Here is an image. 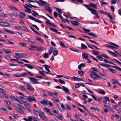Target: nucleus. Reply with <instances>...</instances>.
<instances>
[{"instance_id":"nucleus-1","label":"nucleus","mask_w":121,"mask_h":121,"mask_svg":"<svg viewBox=\"0 0 121 121\" xmlns=\"http://www.w3.org/2000/svg\"><path fill=\"white\" fill-rule=\"evenodd\" d=\"M87 9L88 10L90 11L92 14L95 15L98 18H99V16L98 15V14L95 10L90 8H87Z\"/></svg>"},{"instance_id":"nucleus-2","label":"nucleus","mask_w":121,"mask_h":121,"mask_svg":"<svg viewBox=\"0 0 121 121\" xmlns=\"http://www.w3.org/2000/svg\"><path fill=\"white\" fill-rule=\"evenodd\" d=\"M28 17L29 19L34 21L36 22H37L40 23H42V21L38 19H36L32 16H28Z\"/></svg>"},{"instance_id":"nucleus-3","label":"nucleus","mask_w":121,"mask_h":121,"mask_svg":"<svg viewBox=\"0 0 121 121\" xmlns=\"http://www.w3.org/2000/svg\"><path fill=\"white\" fill-rule=\"evenodd\" d=\"M34 2H33L35 3L36 2L40 6H42L43 5L46 4V2L43 1L42 0H40L39 2H38V1L35 0L33 1Z\"/></svg>"},{"instance_id":"nucleus-4","label":"nucleus","mask_w":121,"mask_h":121,"mask_svg":"<svg viewBox=\"0 0 121 121\" xmlns=\"http://www.w3.org/2000/svg\"><path fill=\"white\" fill-rule=\"evenodd\" d=\"M29 79L30 80L31 82H32L34 84H38L39 83L38 82V81L37 79L33 77H31L29 78Z\"/></svg>"},{"instance_id":"nucleus-5","label":"nucleus","mask_w":121,"mask_h":121,"mask_svg":"<svg viewBox=\"0 0 121 121\" xmlns=\"http://www.w3.org/2000/svg\"><path fill=\"white\" fill-rule=\"evenodd\" d=\"M25 83L27 85V89L30 91H33L34 89L31 86L30 84L29 83L25 82Z\"/></svg>"},{"instance_id":"nucleus-6","label":"nucleus","mask_w":121,"mask_h":121,"mask_svg":"<svg viewBox=\"0 0 121 121\" xmlns=\"http://www.w3.org/2000/svg\"><path fill=\"white\" fill-rule=\"evenodd\" d=\"M28 101L31 102L32 101H37L35 98L33 96H29L28 98Z\"/></svg>"},{"instance_id":"nucleus-7","label":"nucleus","mask_w":121,"mask_h":121,"mask_svg":"<svg viewBox=\"0 0 121 121\" xmlns=\"http://www.w3.org/2000/svg\"><path fill=\"white\" fill-rule=\"evenodd\" d=\"M109 102L110 101L109 98L107 96L104 97L103 100V103L104 104H107V101Z\"/></svg>"},{"instance_id":"nucleus-8","label":"nucleus","mask_w":121,"mask_h":121,"mask_svg":"<svg viewBox=\"0 0 121 121\" xmlns=\"http://www.w3.org/2000/svg\"><path fill=\"white\" fill-rule=\"evenodd\" d=\"M82 56L83 58L84 59L86 60L88 58V54L85 52L82 53Z\"/></svg>"},{"instance_id":"nucleus-9","label":"nucleus","mask_w":121,"mask_h":121,"mask_svg":"<svg viewBox=\"0 0 121 121\" xmlns=\"http://www.w3.org/2000/svg\"><path fill=\"white\" fill-rule=\"evenodd\" d=\"M15 54L19 57H24L26 56L25 53H15Z\"/></svg>"},{"instance_id":"nucleus-10","label":"nucleus","mask_w":121,"mask_h":121,"mask_svg":"<svg viewBox=\"0 0 121 121\" xmlns=\"http://www.w3.org/2000/svg\"><path fill=\"white\" fill-rule=\"evenodd\" d=\"M89 5L91 7H93L97 9V3H96L95 4H94L93 3H91L89 4Z\"/></svg>"},{"instance_id":"nucleus-11","label":"nucleus","mask_w":121,"mask_h":121,"mask_svg":"<svg viewBox=\"0 0 121 121\" xmlns=\"http://www.w3.org/2000/svg\"><path fill=\"white\" fill-rule=\"evenodd\" d=\"M0 25L4 26H8L10 25L7 22H4V21L3 24H0Z\"/></svg>"},{"instance_id":"nucleus-12","label":"nucleus","mask_w":121,"mask_h":121,"mask_svg":"<svg viewBox=\"0 0 121 121\" xmlns=\"http://www.w3.org/2000/svg\"><path fill=\"white\" fill-rule=\"evenodd\" d=\"M15 109L19 113L23 114H24V111H22V110L18 108H16Z\"/></svg>"},{"instance_id":"nucleus-13","label":"nucleus","mask_w":121,"mask_h":121,"mask_svg":"<svg viewBox=\"0 0 121 121\" xmlns=\"http://www.w3.org/2000/svg\"><path fill=\"white\" fill-rule=\"evenodd\" d=\"M40 103L45 106H47L48 105L47 102L44 100H43L41 101H40Z\"/></svg>"},{"instance_id":"nucleus-14","label":"nucleus","mask_w":121,"mask_h":121,"mask_svg":"<svg viewBox=\"0 0 121 121\" xmlns=\"http://www.w3.org/2000/svg\"><path fill=\"white\" fill-rule=\"evenodd\" d=\"M24 65L26 66L28 68L31 69H33L34 67V66L30 64H25Z\"/></svg>"},{"instance_id":"nucleus-15","label":"nucleus","mask_w":121,"mask_h":121,"mask_svg":"<svg viewBox=\"0 0 121 121\" xmlns=\"http://www.w3.org/2000/svg\"><path fill=\"white\" fill-rule=\"evenodd\" d=\"M10 15L12 17H13L14 16L15 17H18V15L16 13H12L10 14Z\"/></svg>"},{"instance_id":"nucleus-16","label":"nucleus","mask_w":121,"mask_h":121,"mask_svg":"<svg viewBox=\"0 0 121 121\" xmlns=\"http://www.w3.org/2000/svg\"><path fill=\"white\" fill-rule=\"evenodd\" d=\"M24 104L25 106L27 107H30V106L29 104L26 101H24Z\"/></svg>"},{"instance_id":"nucleus-17","label":"nucleus","mask_w":121,"mask_h":121,"mask_svg":"<svg viewBox=\"0 0 121 121\" xmlns=\"http://www.w3.org/2000/svg\"><path fill=\"white\" fill-rule=\"evenodd\" d=\"M71 23L73 25L77 26L78 25V22L77 21H71Z\"/></svg>"},{"instance_id":"nucleus-18","label":"nucleus","mask_w":121,"mask_h":121,"mask_svg":"<svg viewBox=\"0 0 121 121\" xmlns=\"http://www.w3.org/2000/svg\"><path fill=\"white\" fill-rule=\"evenodd\" d=\"M45 9L49 12L50 13H52V10L49 7L45 6Z\"/></svg>"},{"instance_id":"nucleus-19","label":"nucleus","mask_w":121,"mask_h":121,"mask_svg":"<svg viewBox=\"0 0 121 121\" xmlns=\"http://www.w3.org/2000/svg\"><path fill=\"white\" fill-rule=\"evenodd\" d=\"M85 65L83 63H82L79 65L78 66V68L79 69H80L81 67H83L85 66Z\"/></svg>"},{"instance_id":"nucleus-20","label":"nucleus","mask_w":121,"mask_h":121,"mask_svg":"<svg viewBox=\"0 0 121 121\" xmlns=\"http://www.w3.org/2000/svg\"><path fill=\"white\" fill-rule=\"evenodd\" d=\"M108 70L110 71L112 73H116V71L114 69H112L110 68H108Z\"/></svg>"},{"instance_id":"nucleus-21","label":"nucleus","mask_w":121,"mask_h":121,"mask_svg":"<svg viewBox=\"0 0 121 121\" xmlns=\"http://www.w3.org/2000/svg\"><path fill=\"white\" fill-rule=\"evenodd\" d=\"M10 97L11 99L12 100H15L17 101V100H18L17 97L16 96L11 95L10 96Z\"/></svg>"},{"instance_id":"nucleus-22","label":"nucleus","mask_w":121,"mask_h":121,"mask_svg":"<svg viewBox=\"0 0 121 121\" xmlns=\"http://www.w3.org/2000/svg\"><path fill=\"white\" fill-rule=\"evenodd\" d=\"M19 87L20 88L21 90L23 91H25L26 90V89L22 85H20L19 86Z\"/></svg>"},{"instance_id":"nucleus-23","label":"nucleus","mask_w":121,"mask_h":121,"mask_svg":"<svg viewBox=\"0 0 121 121\" xmlns=\"http://www.w3.org/2000/svg\"><path fill=\"white\" fill-rule=\"evenodd\" d=\"M62 87L63 88L62 89L63 90L67 93H69V90L68 88L64 86H62Z\"/></svg>"},{"instance_id":"nucleus-24","label":"nucleus","mask_w":121,"mask_h":121,"mask_svg":"<svg viewBox=\"0 0 121 121\" xmlns=\"http://www.w3.org/2000/svg\"><path fill=\"white\" fill-rule=\"evenodd\" d=\"M81 48L82 49H86L87 48V46L86 45L83 43L81 44Z\"/></svg>"},{"instance_id":"nucleus-25","label":"nucleus","mask_w":121,"mask_h":121,"mask_svg":"<svg viewBox=\"0 0 121 121\" xmlns=\"http://www.w3.org/2000/svg\"><path fill=\"white\" fill-rule=\"evenodd\" d=\"M56 116L57 118L60 120H62V117L59 113H58V114L56 115Z\"/></svg>"},{"instance_id":"nucleus-26","label":"nucleus","mask_w":121,"mask_h":121,"mask_svg":"<svg viewBox=\"0 0 121 121\" xmlns=\"http://www.w3.org/2000/svg\"><path fill=\"white\" fill-rule=\"evenodd\" d=\"M33 112L35 114V115L36 116L38 115L40 112L38 111L35 109H33Z\"/></svg>"},{"instance_id":"nucleus-27","label":"nucleus","mask_w":121,"mask_h":121,"mask_svg":"<svg viewBox=\"0 0 121 121\" xmlns=\"http://www.w3.org/2000/svg\"><path fill=\"white\" fill-rule=\"evenodd\" d=\"M50 49L49 50L48 52L49 55H50L53 52V48L52 47H50Z\"/></svg>"},{"instance_id":"nucleus-28","label":"nucleus","mask_w":121,"mask_h":121,"mask_svg":"<svg viewBox=\"0 0 121 121\" xmlns=\"http://www.w3.org/2000/svg\"><path fill=\"white\" fill-rule=\"evenodd\" d=\"M88 35L91 36H92L95 37H97V36L95 33H88Z\"/></svg>"},{"instance_id":"nucleus-29","label":"nucleus","mask_w":121,"mask_h":121,"mask_svg":"<svg viewBox=\"0 0 121 121\" xmlns=\"http://www.w3.org/2000/svg\"><path fill=\"white\" fill-rule=\"evenodd\" d=\"M29 4L30 5H30H28L27 4H25V5H26L27 7H29L30 8H31V7H34V8H38V7L37 6L32 5L30 4Z\"/></svg>"},{"instance_id":"nucleus-30","label":"nucleus","mask_w":121,"mask_h":121,"mask_svg":"<svg viewBox=\"0 0 121 121\" xmlns=\"http://www.w3.org/2000/svg\"><path fill=\"white\" fill-rule=\"evenodd\" d=\"M90 109L91 110L94 109V110H96L98 111L99 109V108H98L97 107H90Z\"/></svg>"},{"instance_id":"nucleus-31","label":"nucleus","mask_w":121,"mask_h":121,"mask_svg":"<svg viewBox=\"0 0 121 121\" xmlns=\"http://www.w3.org/2000/svg\"><path fill=\"white\" fill-rule=\"evenodd\" d=\"M78 74L80 76H82L84 74V72L82 70H79L78 71Z\"/></svg>"},{"instance_id":"nucleus-32","label":"nucleus","mask_w":121,"mask_h":121,"mask_svg":"<svg viewBox=\"0 0 121 121\" xmlns=\"http://www.w3.org/2000/svg\"><path fill=\"white\" fill-rule=\"evenodd\" d=\"M59 52L58 50H55L53 51V56H55L57 55L58 53Z\"/></svg>"},{"instance_id":"nucleus-33","label":"nucleus","mask_w":121,"mask_h":121,"mask_svg":"<svg viewBox=\"0 0 121 121\" xmlns=\"http://www.w3.org/2000/svg\"><path fill=\"white\" fill-rule=\"evenodd\" d=\"M19 44L20 45L23 47H26L27 45V44L26 43L24 42L19 43Z\"/></svg>"},{"instance_id":"nucleus-34","label":"nucleus","mask_w":121,"mask_h":121,"mask_svg":"<svg viewBox=\"0 0 121 121\" xmlns=\"http://www.w3.org/2000/svg\"><path fill=\"white\" fill-rule=\"evenodd\" d=\"M4 31H5L6 32H8V33H11L12 34H14V32H13L12 31H10L8 29H4Z\"/></svg>"},{"instance_id":"nucleus-35","label":"nucleus","mask_w":121,"mask_h":121,"mask_svg":"<svg viewBox=\"0 0 121 121\" xmlns=\"http://www.w3.org/2000/svg\"><path fill=\"white\" fill-rule=\"evenodd\" d=\"M92 53L93 54L95 55H97L99 54V52L93 50L92 51Z\"/></svg>"},{"instance_id":"nucleus-36","label":"nucleus","mask_w":121,"mask_h":121,"mask_svg":"<svg viewBox=\"0 0 121 121\" xmlns=\"http://www.w3.org/2000/svg\"><path fill=\"white\" fill-rule=\"evenodd\" d=\"M3 51H4V52L7 53L8 54L9 53H11V51L10 50L8 49H7L6 50H4Z\"/></svg>"},{"instance_id":"nucleus-37","label":"nucleus","mask_w":121,"mask_h":121,"mask_svg":"<svg viewBox=\"0 0 121 121\" xmlns=\"http://www.w3.org/2000/svg\"><path fill=\"white\" fill-rule=\"evenodd\" d=\"M59 43H60V45L62 47L65 48L66 47V46L64 45V43H63V42L61 41H60Z\"/></svg>"},{"instance_id":"nucleus-38","label":"nucleus","mask_w":121,"mask_h":121,"mask_svg":"<svg viewBox=\"0 0 121 121\" xmlns=\"http://www.w3.org/2000/svg\"><path fill=\"white\" fill-rule=\"evenodd\" d=\"M56 10L59 13L58 14H61L62 12V10L61 9H59L58 8H56Z\"/></svg>"},{"instance_id":"nucleus-39","label":"nucleus","mask_w":121,"mask_h":121,"mask_svg":"<svg viewBox=\"0 0 121 121\" xmlns=\"http://www.w3.org/2000/svg\"><path fill=\"white\" fill-rule=\"evenodd\" d=\"M41 118L43 120L46 121L47 120V119L45 115L44 116H42V117H41Z\"/></svg>"},{"instance_id":"nucleus-40","label":"nucleus","mask_w":121,"mask_h":121,"mask_svg":"<svg viewBox=\"0 0 121 121\" xmlns=\"http://www.w3.org/2000/svg\"><path fill=\"white\" fill-rule=\"evenodd\" d=\"M78 104L79 106L82 107L84 109V110H86L87 111H88L87 110L85 107L84 106L81 104H80L78 103Z\"/></svg>"},{"instance_id":"nucleus-41","label":"nucleus","mask_w":121,"mask_h":121,"mask_svg":"<svg viewBox=\"0 0 121 121\" xmlns=\"http://www.w3.org/2000/svg\"><path fill=\"white\" fill-rule=\"evenodd\" d=\"M12 116L14 118L17 119H18V116L17 114H13L12 115Z\"/></svg>"},{"instance_id":"nucleus-42","label":"nucleus","mask_w":121,"mask_h":121,"mask_svg":"<svg viewBox=\"0 0 121 121\" xmlns=\"http://www.w3.org/2000/svg\"><path fill=\"white\" fill-rule=\"evenodd\" d=\"M83 30L84 31L85 33H88L90 32V30L89 29H87L85 28H83Z\"/></svg>"},{"instance_id":"nucleus-43","label":"nucleus","mask_w":121,"mask_h":121,"mask_svg":"<svg viewBox=\"0 0 121 121\" xmlns=\"http://www.w3.org/2000/svg\"><path fill=\"white\" fill-rule=\"evenodd\" d=\"M99 59V60L100 61H103V60L102 58V56L100 55L98 56H97Z\"/></svg>"},{"instance_id":"nucleus-44","label":"nucleus","mask_w":121,"mask_h":121,"mask_svg":"<svg viewBox=\"0 0 121 121\" xmlns=\"http://www.w3.org/2000/svg\"><path fill=\"white\" fill-rule=\"evenodd\" d=\"M53 32H55L58 34H60L61 33V32H59L57 30L54 28H53Z\"/></svg>"},{"instance_id":"nucleus-45","label":"nucleus","mask_w":121,"mask_h":121,"mask_svg":"<svg viewBox=\"0 0 121 121\" xmlns=\"http://www.w3.org/2000/svg\"><path fill=\"white\" fill-rule=\"evenodd\" d=\"M111 82L113 84H116L117 82V81L114 79L112 80H111Z\"/></svg>"},{"instance_id":"nucleus-46","label":"nucleus","mask_w":121,"mask_h":121,"mask_svg":"<svg viewBox=\"0 0 121 121\" xmlns=\"http://www.w3.org/2000/svg\"><path fill=\"white\" fill-rule=\"evenodd\" d=\"M99 93L103 95H104L105 94V92L104 90H102L100 91Z\"/></svg>"},{"instance_id":"nucleus-47","label":"nucleus","mask_w":121,"mask_h":121,"mask_svg":"<svg viewBox=\"0 0 121 121\" xmlns=\"http://www.w3.org/2000/svg\"><path fill=\"white\" fill-rule=\"evenodd\" d=\"M39 114L41 118V117H42V116H43L44 115V114L43 112H39Z\"/></svg>"},{"instance_id":"nucleus-48","label":"nucleus","mask_w":121,"mask_h":121,"mask_svg":"<svg viewBox=\"0 0 121 121\" xmlns=\"http://www.w3.org/2000/svg\"><path fill=\"white\" fill-rule=\"evenodd\" d=\"M12 10H16V11H18V10L15 7L12 6H9V7Z\"/></svg>"},{"instance_id":"nucleus-49","label":"nucleus","mask_w":121,"mask_h":121,"mask_svg":"<svg viewBox=\"0 0 121 121\" xmlns=\"http://www.w3.org/2000/svg\"><path fill=\"white\" fill-rule=\"evenodd\" d=\"M58 81L59 82L62 84H65V81L61 79H59L58 80Z\"/></svg>"},{"instance_id":"nucleus-50","label":"nucleus","mask_w":121,"mask_h":121,"mask_svg":"<svg viewBox=\"0 0 121 121\" xmlns=\"http://www.w3.org/2000/svg\"><path fill=\"white\" fill-rule=\"evenodd\" d=\"M99 12L101 13L104 14L105 15L106 14H107L108 13L106 12H105L103 10H99Z\"/></svg>"},{"instance_id":"nucleus-51","label":"nucleus","mask_w":121,"mask_h":121,"mask_svg":"<svg viewBox=\"0 0 121 121\" xmlns=\"http://www.w3.org/2000/svg\"><path fill=\"white\" fill-rule=\"evenodd\" d=\"M109 43L110 44H111L112 45H113L116 47H119L116 44H115V43H113L112 42H109Z\"/></svg>"},{"instance_id":"nucleus-52","label":"nucleus","mask_w":121,"mask_h":121,"mask_svg":"<svg viewBox=\"0 0 121 121\" xmlns=\"http://www.w3.org/2000/svg\"><path fill=\"white\" fill-rule=\"evenodd\" d=\"M33 119L34 121H38L39 119L37 117H34L33 118Z\"/></svg>"},{"instance_id":"nucleus-53","label":"nucleus","mask_w":121,"mask_h":121,"mask_svg":"<svg viewBox=\"0 0 121 121\" xmlns=\"http://www.w3.org/2000/svg\"><path fill=\"white\" fill-rule=\"evenodd\" d=\"M0 16L2 17H7V15L5 13H2L0 15Z\"/></svg>"},{"instance_id":"nucleus-54","label":"nucleus","mask_w":121,"mask_h":121,"mask_svg":"<svg viewBox=\"0 0 121 121\" xmlns=\"http://www.w3.org/2000/svg\"><path fill=\"white\" fill-rule=\"evenodd\" d=\"M65 106H66V109L69 110H70V106L67 104L65 105Z\"/></svg>"},{"instance_id":"nucleus-55","label":"nucleus","mask_w":121,"mask_h":121,"mask_svg":"<svg viewBox=\"0 0 121 121\" xmlns=\"http://www.w3.org/2000/svg\"><path fill=\"white\" fill-rule=\"evenodd\" d=\"M13 76L17 78H19L21 77L20 75H18L17 74H14L13 75Z\"/></svg>"},{"instance_id":"nucleus-56","label":"nucleus","mask_w":121,"mask_h":121,"mask_svg":"<svg viewBox=\"0 0 121 121\" xmlns=\"http://www.w3.org/2000/svg\"><path fill=\"white\" fill-rule=\"evenodd\" d=\"M0 92L4 94H5L6 92V91H4L2 88H1V89H0Z\"/></svg>"},{"instance_id":"nucleus-57","label":"nucleus","mask_w":121,"mask_h":121,"mask_svg":"<svg viewBox=\"0 0 121 121\" xmlns=\"http://www.w3.org/2000/svg\"><path fill=\"white\" fill-rule=\"evenodd\" d=\"M44 109L47 112H49L50 111V110L49 109L47 108L46 107H44Z\"/></svg>"},{"instance_id":"nucleus-58","label":"nucleus","mask_w":121,"mask_h":121,"mask_svg":"<svg viewBox=\"0 0 121 121\" xmlns=\"http://www.w3.org/2000/svg\"><path fill=\"white\" fill-rule=\"evenodd\" d=\"M94 75H95L96 77L99 78H101L100 77L98 74L97 73L95 72Z\"/></svg>"},{"instance_id":"nucleus-59","label":"nucleus","mask_w":121,"mask_h":121,"mask_svg":"<svg viewBox=\"0 0 121 121\" xmlns=\"http://www.w3.org/2000/svg\"><path fill=\"white\" fill-rule=\"evenodd\" d=\"M104 98V97H100L99 99H97L99 101H101L102 100H103V99Z\"/></svg>"},{"instance_id":"nucleus-60","label":"nucleus","mask_w":121,"mask_h":121,"mask_svg":"<svg viewBox=\"0 0 121 121\" xmlns=\"http://www.w3.org/2000/svg\"><path fill=\"white\" fill-rule=\"evenodd\" d=\"M107 15L108 16L109 18H110V20L112 19H114V18L112 16H111L110 14H109L108 13Z\"/></svg>"},{"instance_id":"nucleus-61","label":"nucleus","mask_w":121,"mask_h":121,"mask_svg":"<svg viewBox=\"0 0 121 121\" xmlns=\"http://www.w3.org/2000/svg\"><path fill=\"white\" fill-rule=\"evenodd\" d=\"M48 57V55L47 53H46L43 55V57L44 58H47Z\"/></svg>"},{"instance_id":"nucleus-62","label":"nucleus","mask_w":121,"mask_h":121,"mask_svg":"<svg viewBox=\"0 0 121 121\" xmlns=\"http://www.w3.org/2000/svg\"><path fill=\"white\" fill-rule=\"evenodd\" d=\"M26 75H28V74L26 73H23L21 74V77H25Z\"/></svg>"},{"instance_id":"nucleus-63","label":"nucleus","mask_w":121,"mask_h":121,"mask_svg":"<svg viewBox=\"0 0 121 121\" xmlns=\"http://www.w3.org/2000/svg\"><path fill=\"white\" fill-rule=\"evenodd\" d=\"M75 87L76 88H78L80 87V84L77 83L75 84Z\"/></svg>"},{"instance_id":"nucleus-64","label":"nucleus","mask_w":121,"mask_h":121,"mask_svg":"<svg viewBox=\"0 0 121 121\" xmlns=\"http://www.w3.org/2000/svg\"><path fill=\"white\" fill-rule=\"evenodd\" d=\"M43 48L42 47H40L38 48L37 49V50L38 51H40L43 50Z\"/></svg>"}]
</instances>
